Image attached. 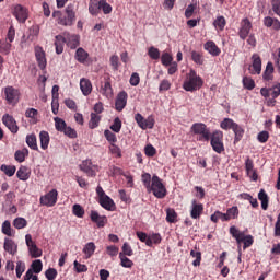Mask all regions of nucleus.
<instances>
[{"instance_id": "13", "label": "nucleus", "mask_w": 280, "mask_h": 280, "mask_svg": "<svg viewBox=\"0 0 280 280\" xmlns=\"http://www.w3.org/2000/svg\"><path fill=\"white\" fill-rule=\"evenodd\" d=\"M126 104H128V93L122 91L117 95L116 103H115L116 110H118V113H121V110L126 108Z\"/></svg>"}, {"instance_id": "40", "label": "nucleus", "mask_w": 280, "mask_h": 280, "mask_svg": "<svg viewBox=\"0 0 280 280\" xmlns=\"http://www.w3.org/2000/svg\"><path fill=\"white\" fill-rule=\"evenodd\" d=\"M225 215L228 218V221L237 220V215H240V209H237V206H233L232 208L228 209Z\"/></svg>"}, {"instance_id": "54", "label": "nucleus", "mask_w": 280, "mask_h": 280, "mask_svg": "<svg viewBox=\"0 0 280 280\" xmlns=\"http://www.w3.org/2000/svg\"><path fill=\"white\" fill-rule=\"evenodd\" d=\"M190 257H194L192 266H199L200 261H202V254L200 252L191 250Z\"/></svg>"}, {"instance_id": "33", "label": "nucleus", "mask_w": 280, "mask_h": 280, "mask_svg": "<svg viewBox=\"0 0 280 280\" xmlns=\"http://www.w3.org/2000/svg\"><path fill=\"white\" fill-rule=\"evenodd\" d=\"M258 200H260L261 202V209H264V211L268 210V194H266V190L260 189V191L258 192Z\"/></svg>"}, {"instance_id": "15", "label": "nucleus", "mask_w": 280, "mask_h": 280, "mask_svg": "<svg viewBox=\"0 0 280 280\" xmlns=\"http://www.w3.org/2000/svg\"><path fill=\"white\" fill-rule=\"evenodd\" d=\"M3 248L5 253H9V255H16L19 245L12 238L5 237Z\"/></svg>"}, {"instance_id": "56", "label": "nucleus", "mask_w": 280, "mask_h": 280, "mask_svg": "<svg viewBox=\"0 0 280 280\" xmlns=\"http://www.w3.org/2000/svg\"><path fill=\"white\" fill-rule=\"evenodd\" d=\"M100 7L104 14H110L113 12V7H110L106 0H100Z\"/></svg>"}, {"instance_id": "47", "label": "nucleus", "mask_w": 280, "mask_h": 280, "mask_svg": "<svg viewBox=\"0 0 280 280\" xmlns=\"http://www.w3.org/2000/svg\"><path fill=\"white\" fill-rule=\"evenodd\" d=\"M213 25L217 30H220L222 32V30H224V27L226 26V19H224V16H218L214 20Z\"/></svg>"}, {"instance_id": "61", "label": "nucleus", "mask_w": 280, "mask_h": 280, "mask_svg": "<svg viewBox=\"0 0 280 280\" xmlns=\"http://www.w3.org/2000/svg\"><path fill=\"white\" fill-rule=\"evenodd\" d=\"M110 130H113V132H120L121 131V119H119V117H116L114 119V122L110 126Z\"/></svg>"}, {"instance_id": "26", "label": "nucleus", "mask_w": 280, "mask_h": 280, "mask_svg": "<svg viewBox=\"0 0 280 280\" xmlns=\"http://www.w3.org/2000/svg\"><path fill=\"white\" fill-rule=\"evenodd\" d=\"M74 58L75 60H78V62H81V65H84V62H86L89 58V52H86L84 48L80 47L77 49Z\"/></svg>"}, {"instance_id": "17", "label": "nucleus", "mask_w": 280, "mask_h": 280, "mask_svg": "<svg viewBox=\"0 0 280 280\" xmlns=\"http://www.w3.org/2000/svg\"><path fill=\"white\" fill-rule=\"evenodd\" d=\"M203 210H205V207L202 206V203H197L196 200H192L190 218H192V220H198V218L202 215Z\"/></svg>"}, {"instance_id": "63", "label": "nucleus", "mask_w": 280, "mask_h": 280, "mask_svg": "<svg viewBox=\"0 0 280 280\" xmlns=\"http://www.w3.org/2000/svg\"><path fill=\"white\" fill-rule=\"evenodd\" d=\"M269 91L270 97H272V100H277L280 95V83L276 84L272 89H269Z\"/></svg>"}, {"instance_id": "4", "label": "nucleus", "mask_w": 280, "mask_h": 280, "mask_svg": "<svg viewBox=\"0 0 280 280\" xmlns=\"http://www.w3.org/2000/svg\"><path fill=\"white\" fill-rule=\"evenodd\" d=\"M149 194H153L155 198H165L167 196V189L165 188V185H163V182H161V178L156 175H153L152 177V184L150 188L147 190Z\"/></svg>"}, {"instance_id": "5", "label": "nucleus", "mask_w": 280, "mask_h": 280, "mask_svg": "<svg viewBox=\"0 0 280 280\" xmlns=\"http://www.w3.org/2000/svg\"><path fill=\"white\" fill-rule=\"evenodd\" d=\"M194 135H199V141H209L211 139V130L202 122H195L190 128Z\"/></svg>"}, {"instance_id": "27", "label": "nucleus", "mask_w": 280, "mask_h": 280, "mask_svg": "<svg viewBox=\"0 0 280 280\" xmlns=\"http://www.w3.org/2000/svg\"><path fill=\"white\" fill-rule=\"evenodd\" d=\"M264 25L266 27H272V30H280V21L271 16L264 19Z\"/></svg>"}, {"instance_id": "29", "label": "nucleus", "mask_w": 280, "mask_h": 280, "mask_svg": "<svg viewBox=\"0 0 280 280\" xmlns=\"http://www.w3.org/2000/svg\"><path fill=\"white\" fill-rule=\"evenodd\" d=\"M39 141L42 150H47L49 148V132L40 131L39 132Z\"/></svg>"}, {"instance_id": "37", "label": "nucleus", "mask_w": 280, "mask_h": 280, "mask_svg": "<svg viewBox=\"0 0 280 280\" xmlns=\"http://www.w3.org/2000/svg\"><path fill=\"white\" fill-rule=\"evenodd\" d=\"M211 222L218 223V220H221L222 222H229V218H226V213H222L220 211H215L210 217Z\"/></svg>"}, {"instance_id": "46", "label": "nucleus", "mask_w": 280, "mask_h": 280, "mask_svg": "<svg viewBox=\"0 0 280 280\" xmlns=\"http://www.w3.org/2000/svg\"><path fill=\"white\" fill-rule=\"evenodd\" d=\"M191 60L196 65H205V58H202V54H200L199 51H196V50L191 51Z\"/></svg>"}, {"instance_id": "22", "label": "nucleus", "mask_w": 280, "mask_h": 280, "mask_svg": "<svg viewBox=\"0 0 280 280\" xmlns=\"http://www.w3.org/2000/svg\"><path fill=\"white\" fill-rule=\"evenodd\" d=\"M81 172L88 174V176H95V171H93V163L91 160H85L80 164Z\"/></svg>"}, {"instance_id": "53", "label": "nucleus", "mask_w": 280, "mask_h": 280, "mask_svg": "<svg viewBox=\"0 0 280 280\" xmlns=\"http://www.w3.org/2000/svg\"><path fill=\"white\" fill-rule=\"evenodd\" d=\"M72 213L73 215H75L77 218H84V208H82V206H80L79 203L74 205L72 207Z\"/></svg>"}, {"instance_id": "23", "label": "nucleus", "mask_w": 280, "mask_h": 280, "mask_svg": "<svg viewBox=\"0 0 280 280\" xmlns=\"http://www.w3.org/2000/svg\"><path fill=\"white\" fill-rule=\"evenodd\" d=\"M38 34H40V27L38 25H33L28 28L26 40H30V43H34L36 38H38Z\"/></svg>"}, {"instance_id": "10", "label": "nucleus", "mask_w": 280, "mask_h": 280, "mask_svg": "<svg viewBox=\"0 0 280 280\" xmlns=\"http://www.w3.org/2000/svg\"><path fill=\"white\" fill-rule=\"evenodd\" d=\"M12 14L15 16L19 23H25V21L28 19L27 9L21 4L13 5Z\"/></svg>"}, {"instance_id": "20", "label": "nucleus", "mask_w": 280, "mask_h": 280, "mask_svg": "<svg viewBox=\"0 0 280 280\" xmlns=\"http://www.w3.org/2000/svg\"><path fill=\"white\" fill-rule=\"evenodd\" d=\"M252 60H253V63H252L253 70H250V73L253 75L255 74L259 75V73H261V57H259L257 54H254L252 56Z\"/></svg>"}, {"instance_id": "9", "label": "nucleus", "mask_w": 280, "mask_h": 280, "mask_svg": "<svg viewBox=\"0 0 280 280\" xmlns=\"http://www.w3.org/2000/svg\"><path fill=\"white\" fill-rule=\"evenodd\" d=\"M4 95L8 104H11L12 106H14L19 104L21 92H19V90L15 89L14 86H7L4 88Z\"/></svg>"}, {"instance_id": "55", "label": "nucleus", "mask_w": 280, "mask_h": 280, "mask_svg": "<svg viewBox=\"0 0 280 280\" xmlns=\"http://www.w3.org/2000/svg\"><path fill=\"white\" fill-rule=\"evenodd\" d=\"M243 85L248 91H253L255 89V81L252 78L245 77L243 78Z\"/></svg>"}, {"instance_id": "39", "label": "nucleus", "mask_w": 280, "mask_h": 280, "mask_svg": "<svg viewBox=\"0 0 280 280\" xmlns=\"http://www.w3.org/2000/svg\"><path fill=\"white\" fill-rule=\"evenodd\" d=\"M102 117L95 113H91V119L89 122V127L93 130L100 126Z\"/></svg>"}, {"instance_id": "42", "label": "nucleus", "mask_w": 280, "mask_h": 280, "mask_svg": "<svg viewBox=\"0 0 280 280\" xmlns=\"http://www.w3.org/2000/svg\"><path fill=\"white\" fill-rule=\"evenodd\" d=\"M119 259H120V266H122V268H131L132 266H135V262H132L130 258L126 257L124 253H119Z\"/></svg>"}, {"instance_id": "3", "label": "nucleus", "mask_w": 280, "mask_h": 280, "mask_svg": "<svg viewBox=\"0 0 280 280\" xmlns=\"http://www.w3.org/2000/svg\"><path fill=\"white\" fill-rule=\"evenodd\" d=\"M230 234L232 235V237H234V240H236L238 246H241L242 242L244 243V250L253 246V235H245L244 232H241L240 229H237L235 225L230 228Z\"/></svg>"}, {"instance_id": "19", "label": "nucleus", "mask_w": 280, "mask_h": 280, "mask_svg": "<svg viewBox=\"0 0 280 280\" xmlns=\"http://www.w3.org/2000/svg\"><path fill=\"white\" fill-rule=\"evenodd\" d=\"M252 25H250V21H248V19H244L242 21L241 24V30H240V38H242V40H246V37L248 36V34H250V30H252Z\"/></svg>"}, {"instance_id": "38", "label": "nucleus", "mask_w": 280, "mask_h": 280, "mask_svg": "<svg viewBox=\"0 0 280 280\" xmlns=\"http://www.w3.org/2000/svg\"><path fill=\"white\" fill-rule=\"evenodd\" d=\"M26 144L31 150H38V143L36 141V135L32 133L26 136Z\"/></svg>"}, {"instance_id": "28", "label": "nucleus", "mask_w": 280, "mask_h": 280, "mask_svg": "<svg viewBox=\"0 0 280 280\" xmlns=\"http://www.w3.org/2000/svg\"><path fill=\"white\" fill-rule=\"evenodd\" d=\"M95 243L90 242L88 244L84 245L83 247V254L85 255V259H91V257H93L94 253H95Z\"/></svg>"}, {"instance_id": "43", "label": "nucleus", "mask_w": 280, "mask_h": 280, "mask_svg": "<svg viewBox=\"0 0 280 280\" xmlns=\"http://www.w3.org/2000/svg\"><path fill=\"white\" fill-rule=\"evenodd\" d=\"M31 270L35 272V275H40L43 272V261L40 259H36L31 265Z\"/></svg>"}, {"instance_id": "52", "label": "nucleus", "mask_w": 280, "mask_h": 280, "mask_svg": "<svg viewBox=\"0 0 280 280\" xmlns=\"http://www.w3.org/2000/svg\"><path fill=\"white\" fill-rule=\"evenodd\" d=\"M161 234H152L147 241V246H152L153 244H161Z\"/></svg>"}, {"instance_id": "16", "label": "nucleus", "mask_w": 280, "mask_h": 280, "mask_svg": "<svg viewBox=\"0 0 280 280\" xmlns=\"http://www.w3.org/2000/svg\"><path fill=\"white\" fill-rule=\"evenodd\" d=\"M66 36V45L70 47V49H77L80 46V35H71L70 33H65Z\"/></svg>"}, {"instance_id": "51", "label": "nucleus", "mask_w": 280, "mask_h": 280, "mask_svg": "<svg viewBox=\"0 0 280 280\" xmlns=\"http://www.w3.org/2000/svg\"><path fill=\"white\" fill-rule=\"evenodd\" d=\"M100 10H101V7H100V1L98 2H91L90 5H89V12L90 14H92L93 16L100 14Z\"/></svg>"}, {"instance_id": "32", "label": "nucleus", "mask_w": 280, "mask_h": 280, "mask_svg": "<svg viewBox=\"0 0 280 280\" xmlns=\"http://www.w3.org/2000/svg\"><path fill=\"white\" fill-rule=\"evenodd\" d=\"M2 233L3 235H8V237H14L15 232L12 230V224L9 220H5L2 223Z\"/></svg>"}, {"instance_id": "60", "label": "nucleus", "mask_w": 280, "mask_h": 280, "mask_svg": "<svg viewBox=\"0 0 280 280\" xmlns=\"http://www.w3.org/2000/svg\"><path fill=\"white\" fill-rule=\"evenodd\" d=\"M109 152H110V154H114L118 159H121V149L117 144L112 143L109 145Z\"/></svg>"}, {"instance_id": "48", "label": "nucleus", "mask_w": 280, "mask_h": 280, "mask_svg": "<svg viewBox=\"0 0 280 280\" xmlns=\"http://www.w3.org/2000/svg\"><path fill=\"white\" fill-rule=\"evenodd\" d=\"M148 54L152 60H159V58H161V51L154 46L149 48Z\"/></svg>"}, {"instance_id": "45", "label": "nucleus", "mask_w": 280, "mask_h": 280, "mask_svg": "<svg viewBox=\"0 0 280 280\" xmlns=\"http://www.w3.org/2000/svg\"><path fill=\"white\" fill-rule=\"evenodd\" d=\"M13 226L19 230L25 229V226H27V220H25V218H21V217L15 218L13 220Z\"/></svg>"}, {"instance_id": "36", "label": "nucleus", "mask_w": 280, "mask_h": 280, "mask_svg": "<svg viewBox=\"0 0 280 280\" xmlns=\"http://www.w3.org/2000/svg\"><path fill=\"white\" fill-rule=\"evenodd\" d=\"M0 170L5 174V176H9V177H12L14 176V174H16V166L14 165L2 164Z\"/></svg>"}, {"instance_id": "50", "label": "nucleus", "mask_w": 280, "mask_h": 280, "mask_svg": "<svg viewBox=\"0 0 280 280\" xmlns=\"http://www.w3.org/2000/svg\"><path fill=\"white\" fill-rule=\"evenodd\" d=\"M141 179L148 191V189L152 186V175H150V173H144L142 174Z\"/></svg>"}, {"instance_id": "6", "label": "nucleus", "mask_w": 280, "mask_h": 280, "mask_svg": "<svg viewBox=\"0 0 280 280\" xmlns=\"http://www.w3.org/2000/svg\"><path fill=\"white\" fill-rule=\"evenodd\" d=\"M210 144L217 154H222L224 152V142H222V139L224 138V135L222 131L217 130L213 131V133L210 136Z\"/></svg>"}, {"instance_id": "58", "label": "nucleus", "mask_w": 280, "mask_h": 280, "mask_svg": "<svg viewBox=\"0 0 280 280\" xmlns=\"http://www.w3.org/2000/svg\"><path fill=\"white\" fill-rule=\"evenodd\" d=\"M154 128V116H149L147 119H144V122L142 125V130H148Z\"/></svg>"}, {"instance_id": "35", "label": "nucleus", "mask_w": 280, "mask_h": 280, "mask_svg": "<svg viewBox=\"0 0 280 280\" xmlns=\"http://www.w3.org/2000/svg\"><path fill=\"white\" fill-rule=\"evenodd\" d=\"M16 176L20 180H28L30 179V170L25 166H21L16 172Z\"/></svg>"}, {"instance_id": "31", "label": "nucleus", "mask_w": 280, "mask_h": 280, "mask_svg": "<svg viewBox=\"0 0 280 280\" xmlns=\"http://www.w3.org/2000/svg\"><path fill=\"white\" fill-rule=\"evenodd\" d=\"M206 51H209L211 56H220V48L213 42H207L205 44Z\"/></svg>"}, {"instance_id": "2", "label": "nucleus", "mask_w": 280, "mask_h": 280, "mask_svg": "<svg viewBox=\"0 0 280 280\" xmlns=\"http://www.w3.org/2000/svg\"><path fill=\"white\" fill-rule=\"evenodd\" d=\"M202 84V78H200V75H198L195 70H190L186 80L184 81L183 89L184 91H189L192 93V91L200 90Z\"/></svg>"}, {"instance_id": "18", "label": "nucleus", "mask_w": 280, "mask_h": 280, "mask_svg": "<svg viewBox=\"0 0 280 280\" xmlns=\"http://www.w3.org/2000/svg\"><path fill=\"white\" fill-rule=\"evenodd\" d=\"M80 89H81L82 94L85 97L91 95V93L93 91V84L91 83V80H89L86 78H82L80 80Z\"/></svg>"}, {"instance_id": "30", "label": "nucleus", "mask_w": 280, "mask_h": 280, "mask_svg": "<svg viewBox=\"0 0 280 280\" xmlns=\"http://www.w3.org/2000/svg\"><path fill=\"white\" fill-rule=\"evenodd\" d=\"M235 137H234V143H238V141H242V137H244V128L240 126L237 122L232 128Z\"/></svg>"}, {"instance_id": "11", "label": "nucleus", "mask_w": 280, "mask_h": 280, "mask_svg": "<svg viewBox=\"0 0 280 280\" xmlns=\"http://www.w3.org/2000/svg\"><path fill=\"white\" fill-rule=\"evenodd\" d=\"M35 57L39 69H42V71L47 69V57H45V50H43V47H35Z\"/></svg>"}, {"instance_id": "49", "label": "nucleus", "mask_w": 280, "mask_h": 280, "mask_svg": "<svg viewBox=\"0 0 280 280\" xmlns=\"http://www.w3.org/2000/svg\"><path fill=\"white\" fill-rule=\"evenodd\" d=\"M55 128L59 132H63V130L67 128V122L62 118L55 117Z\"/></svg>"}, {"instance_id": "1", "label": "nucleus", "mask_w": 280, "mask_h": 280, "mask_svg": "<svg viewBox=\"0 0 280 280\" xmlns=\"http://www.w3.org/2000/svg\"><path fill=\"white\" fill-rule=\"evenodd\" d=\"M75 8L70 4L66 8L65 12L55 11L52 16L57 21L58 25H63V27H71L75 23Z\"/></svg>"}, {"instance_id": "24", "label": "nucleus", "mask_w": 280, "mask_h": 280, "mask_svg": "<svg viewBox=\"0 0 280 280\" xmlns=\"http://www.w3.org/2000/svg\"><path fill=\"white\" fill-rule=\"evenodd\" d=\"M100 205L103 207V209H106L107 211H113V207H115V202L108 195H105V197H101Z\"/></svg>"}, {"instance_id": "41", "label": "nucleus", "mask_w": 280, "mask_h": 280, "mask_svg": "<svg viewBox=\"0 0 280 280\" xmlns=\"http://www.w3.org/2000/svg\"><path fill=\"white\" fill-rule=\"evenodd\" d=\"M237 122H234L231 118H224L223 121H221L220 126L222 130H233Z\"/></svg>"}, {"instance_id": "21", "label": "nucleus", "mask_w": 280, "mask_h": 280, "mask_svg": "<svg viewBox=\"0 0 280 280\" xmlns=\"http://www.w3.org/2000/svg\"><path fill=\"white\" fill-rule=\"evenodd\" d=\"M55 40L56 54H62L65 51V43L67 44V35H57Z\"/></svg>"}, {"instance_id": "7", "label": "nucleus", "mask_w": 280, "mask_h": 280, "mask_svg": "<svg viewBox=\"0 0 280 280\" xmlns=\"http://www.w3.org/2000/svg\"><path fill=\"white\" fill-rule=\"evenodd\" d=\"M39 202L43 207H55L58 202V190L51 189L48 194L39 198Z\"/></svg>"}, {"instance_id": "62", "label": "nucleus", "mask_w": 280, "mask_h": 280, "mask_svg": "<svg viewBox=\"0 0 280 280\" xmlns=\"http://www.w3.org/2000/svg\"><path fill=\"white\" fill-rule=\"evenodd\" d=\"M161 60H162V65L164 67H170V65H172V55H170L168 52H164L161 57Z\"/></svg>"}, {"instance_id": "59", "label": "nucleus", "mask_w": 280, "mask_h": 280, "mask_svg": "<svg viewBox=\"0 0 280 280\" xmlns=\"http://www.w3.org/2000/svg\"><path fill=\"white\" fill-rule=\"evenodd\" d=\"M106 140L112 144V143H117V136L113 133V131L106 129L104 131Z\"/></svg>"}, {"instance_id": "44", "label": "nucleus", "mask_w": 280, "mask_h": 280, "mask_svg": "<svg viewBox=\"0 0 280 280\" xmlns=\"http://www.w3.org/2000/svg\"><path fill=\"white\" fill-rule=\"evenodd\" d=\"M102 94L105 95V97H113V86L109 81H106L102 86Z\"/></svg>"}, {"instance_id": "57", "label": "nucleus", "mask_w": 280, "mask_h": 280, "mask_svg": "<svg viewBox=\"0 0 280 280\" xmlns=\"http://www.w3.org/2000/svg\"><path fill=\"white\" fill-rule=\"evenodd\" d=\"M45 277L47 280H56V278L58 277V270H56L55 268H49L45 271Z\"/></svg>"}, {"instance_id": "14", "label": "nucleus", "mask_w": 280, "mask_h": 280, "mask_svg": "<svg viewBox=\"0 0 280 280\" xmlns=\"http://www.w3.org/2000/svg\"><path fill=\"white\" fill-rule=\"evenodd\" d=\"M90 218L92 222H95L98 229H103V226H106V222H108V219L105 215H100L95 210L91 211Z\"/></svg>"}, {"instance_id": "12", "label": "nucleus", "mask_w": 280, "mask_h": 280, "mask_svg": "<svg viewBox=\"0 0 280 280\" xmlns=\"http://www.w3.org/2000/svg\"><path fill=\"white\" fill-rule=\"evenodd\" d=\"M2 124H4V126L13 135H16V132H19V126L16 125V120L14 119V117L10 116L9 114L3 115Z\"/></svg>"}, {"instance_id": "25", "label": "nucleus", "mask_w": 280, "mask_h": 280, "mask_svg": "<svg viewBox=\"0 0 280 280\" xmlns=\"http://www.w3.org/2000/svg\"><path fill=\"white\" fill-rule=\"evenodd\" d=\"M275 66H272V62H268L266 66V70L262 73V80H266V82H270V80H273L275 75Z\"/></svg>"}, {"instance_id": "34", "label": "nucleus", "mask_w": 280, "mask_h": 280, "mask_svg": "<svg viewBox=\"0 0 280 280\" xmlns=\"http://www.w3.org/2000/svg\"><path fill=\"white\" fill-rule=\"evenodd\" d=\"M30 155V150H27V148H24L22 150H18L14 154L15 161H18V163H23V161H25V158Z\"/></svg>"}, {"instance_id": "8", "label": "nucleus", "mask_w": 280, "mask_h": 280, "mask_svg": "<svg viewBox=\"0 0 280 280\" xmlns=\"http://www.w3.org/2000/svg\"><path fill=\"white\" fill-rule=\"evenodd\" d=\"M25 242H26V246L28 248V253L33 259L43 257V249L38 248L36 243L32 240L31 234L25 235Z\"/></svg>"}, {"instance_id": "64", "label": "nucleus", "mask_w": 280, "mask_h": 280, "mask_svg": "<svg viewBox=\"0 0 280 280\" xmlns=\"http://www.w3.org/2000/svg\"><path fill=\"white\" fill-rule=\"evenodd\" d=\"M272 12L280 19V0H271Z\"/></svg>"}]
</instances>
